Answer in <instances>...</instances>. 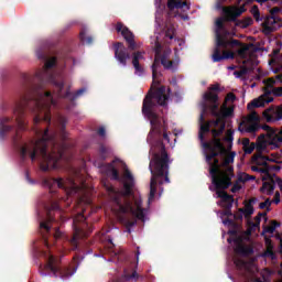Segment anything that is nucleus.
I'll return each instance as SVG.
<instances>
[{
    "label": "nucleus",
    "mask_w": 282,
    "mask_h": 282,
    "mask_svg": "<svg viewBox=\"0 0 282 282\" xmlns=\"http://www.w3.org/2000/svg\"><path fill=\"white\" fill-rule=\"evenodd\" d=\"M36 57L40 61H44V67L37 72L35 76L22 74V90L19 99L15 101L13 108L14 119L4 117L0 120V140L6 138V133H10L14 129V124H18L19 129H25V111L33 113V124L46 122L52 124V107H56L57 98H67L68 100H76V98L83 96L87 89L80 88L75 94L69 91V88L65 90V83L63 77H56V74L50 72L52 67H56V57L47 58V53L42 48L36 52ZM47 80L54 87V96L51 91L43 89V83ZM12 122V124H10Z\"/></svg>",
    "instance_id": "nucleus-1"
},
{
    "label": "nucleus",
    "mask_w": 282,
    "mask_h": 282,
    "mask_svg": "<svg viewBox=\"0 0 282 282\" xmlns=\"http://www.w3.org/2000/svg\"><path fill=\"white\" fill-rule=\"evenodd\" d=\"M160 52H162V45L160 43L155 44V58L152 64V85L143 99L142 113L148 120H150L151 130L148 134V142L151 147L150 153L152 158H169L166 152V147L162 140L165 142H171L169 138V126L166 120L158 116L155 112V107H166L169 102V97L166 96V86H160Z\"/></svg>",
    "instance_id": "nucleus-2"
},
{
    "label": "nucleus",
    "mask_w": 282,
    "mask_h": 282,
    "mask_svg": "<svg viewBox=\"0 0 282 282\" xmlns=\"http://www.w3.org/2000/svg\"><path fill=\"white\" fill-rule=\"evenodd\" d=\"M223 89L219 84L210 85L207 91L203 95L202 112L199 115V131L198 138L200 142L206 139V133H210L212 138L208 142H204L207 149H217V151H224V144H221V134L226 131V118H230L235 113L232 107H227L226 102L219 108V94Z\"/></svg>",
    "instance_id": "nucleus-3"
},
{
    "label": "nucleus",
    "mask_w": 282,
    "mask_h": 282,
    "mask_svg": "<svg viewBox=\"0 0 282 282\" xmlns=\"http://www.w3.org/2000/svg\"><path fill=\"white\" fill-rule=\"evenodd\" d=\"M35 133L42 135L37 141H31L21 147L19 132L13 138V143L20 149V160L25 162L28 156L32 162L40 160L41 171L47 172L57 169H65L69 159L65 158V145L56 140V132L50 134V128L44 131L35 128Z\"/></svg>",
    "instance_id": "nucleus-4"
},
{
    "label": "nucleus",
    "mask_w": 282,
    "mask_h": 282,
    "mask_svg": "<svg viewBox=\"0 0 282 282\" xmlns=\"http://www.w3.org/2000/svg\"><path fill=\"white\" fill-rule=\"evenodd\" d=\"M135 188V181L133 177H128L123 182V189L121 193H116L113 203L117 206V213L121 215H133L137 219L144 221V209L142 208V200L135 198L133 195Z\"/></svg>",
    "instance_id": "nucleus-5"
},
{
    "label": "nucleus",
    "mask_w": 282,
    "mask_h": 282,
    "mask_svg": "<svg viewBox=\"0 0 282 282\" xmlns=\"http://www.w3.org/2000/svg\"><path fill=\"white\" fill-rule=\"evenodd\" d=\"M226 20V14L224 18H218L216 20V43L214 47V53L212 55L213 63H221V61H232L235 58V52L230 51L237 45H241V41L235 39H228L230 36V31L226 30L224 22Z\"/></svg>",
    "instance_id": "nucleus-6"
},
{
    "label": "nucleus",
    "mask_w": 282,
    "mask_h": 282,
    "mask_svg": "<svg viewBox=\"0 0 282 282\" xmlns=\"http://www.w3.org/2000/svg\"><path fill=\"white\" fill-rule=\"evenodd\" d=\"M203 149H205V151H207L206 154V162L209 166V175L210 177H228V175H224V169H227V171H229V173H231L232 167H230V164H232V162H235V155L236 153L232 152L230 154H228L227 156L226 153L228 151V149H226V145L223 144V150L219 151L216 148H207L204 142H208L206 141V139H204V141H200ZM224 158L223 161H219V159L217 158Z\"/></svg>",
    "instance_id": "nucleus-7"
},
{
    "label": "nucleus",
    "mask_w": 282,
    "mask_h": 282,
    "mask_svg": "<svg viewBox=\"0 0 282 282\" xmlns=\"http://www.w3.org/2000/svg\"><path fill=\"white\" fill-rule=\"evenodd\" d=\"M93 230L91 226L87 224L85 215H83V213L77 214L73 218V235L68 240L70 250H78L80 241H83V239H87V237L91 235Z\"/></svg>",
    "instance_id": "nucleus-8"
},
{
    "label": "nucleus",
    "mask_w": 282,
    "mask_h": 282,
    "mask_svg": "<svg viewBox=\"0 0 282 282\" xmlns=\"http://www.w3.org/2000/svg\"><path fill=\"white\" fill-rule=\"evenodd\" d=\"M42 186L48 188L50 193H56L57 188H62L67 197H72L80 192V186L74 182V178L45 177L42 180Z\"/></svg>",
    "instance_id": "nucleus-9"
},
{
    "label": "nucleus",
    "mask_w": 282,
    "mask_h": 282,
    "mask_svg": "<svg viewBox=\"0 0 282 282\" xmlns=\"http://www.w3.org/2000/svg\"><path fill=\"white\" fill-rule=\"evenodd\" d=\"M100 172L104 175H111V177H133V173L129 170V166L124 161L116 158L110 163H104L100 165Z\"/></svg>",
    "instance_id": "nucleus-10"
},
{
    "label": "nucleus",
    "mask_w": 282,
    "mask_h": 282,
    "mask_svg": "<svg viewBox=\"0 0 282 282\" xmlns=\"http://www.w3.org/2000/svg\"><path fill=\"white\" fill-rule=\"evenodd\" d=\"M212 184L215 187L216 195L224 204H228V208H232L235 197L226 192V188L232 186V177H213Z\"/></svg>",
    "instance_id": "nucleus-11"
},
{
    "label": "nucleus",
    "mask_w": 282,
    "mask_h": 282,
    "mask_svg": "<svg viewBox=\"0 0 282 282\" xmlns=\"http://www.w3.org/2000/svg\"><path fill=\"white\" fill-rule=\"evenodd\" d=\"M61 213V205H58L57 202H53L51 207L46 208V220L40 223V230L50 232V230H52V226L50 225L52 221H56V219L62 217Z\"/></svg>",
    "instance_id": "nucleus-12"
},
{
    "label": "nucleus",
    "mask_w": 282,
    "mask_h": 282,
    "mask_svg": "<svg viewBox=\"0 0 282 282\" xmlns=\"http://www.w3.org/2000/svg\"><path fill=\"white\" fill-rule=\"evenodd\" d=\"M45 270H50L52 274L56 278L65 279L67 276H72V273L67 271V269L61 268V260L56 259V257L50 254L47 257V261L45 264Z\"/></svg>",
    "instance_id": "nucleus-13"
},
{
    "label": "nucleus",
    "mask_w": 282,
    "mask_h": 282,
    "mask_svg": "<svg viewBox=\"0 0 282 282\" xmlns=\"http://www.w3.org/2000/svg\"><path fill=\"white\" fill-rule=\"evenodd\" d=\"M116 31L120 33L121 36H123L130 52L138 50V44L135 43V35L133 34V32H131V30H129V28L124 26L122 22H118L116 25Z\"/></svg>",
    "instance_id": "nucleus-14"
},
{
    "label": "nucleus",
    "mask_w": 282,
    "mask_h": 282,
    "mask_svg": "<svg viewBox=\"0 0 282 282\" xmlns=\"http://www.w3.org/2000/svg\"><path fill=\"white\" fill-rule=\"evenodd\" d=\"M268 148L265 143V135L261 134L258 138V143L256 145L257 153L252 155V162H257L258 164H265V162H270V156L263 155V151Z\"/></svg>",
    "instance_id": "nucleus-15"
},
{
    "label": "nucleus",
    "mask_w": 282,
    "mask_h": 282,
    "mask_svg": "<svg viewBox=\"0 0 282 282\" xmlns=\"http://www.w3.org/2000/svg\"><path fill=\"white\" fill-rule=\"evenodd\" d=\"M281 12V7H274L270 10L271 17L267 18L262 24L263 34H272L276 30V14Z\"/></svg>",
    "instance_id": "nucleus-16"
},
{
    "label": "nucleus",
    "mask_w": 282,
    "mask_h": 282,
    "mask_svg": "<svg viewBox=\"0 0 282 282\" xmlns=\"http://www.w3.org/2000/svg\"><path fill=\"white\" fill-rule=\"evenodd\" d=\"M115 50V58L122 65L123 67H127V61L131 58V54L127 51L124 47V44L122 42H117L113 44Z\"/></svg>",
    "instance_id": "nucleus-17"
},
{
    "label": "nucleus",
    "mask_w": 282,
    "mask_h": 282,
    "mask_svg": "<svg viewBox=\"0 0 282 282\" xmlns=\"http://www.w3.org/2000/svg\"><path fill=\"white\" fill-rule=\"evenodd\" d=\"M223 12L226 14V21H237V18L246 12V7H240L239 9L224 8Z\"/></svg>",
    "instance_id": "nucleus-18"
},
{
    "label": "nucleus",
    "mask_w": 282,
    "mask_h": 282,
    "mask_svg": "<svg viewBox=\"0 0 282 282\" xmlns=\"http://www.w3.org/2000/svg\"><path fill=\"white\" fill-rule=\"evenodd\" d=\"M140 61H144V53L137 51L132 54V65L135 69V74L142 76L144 74V68L140 65Z\"/></svg>",
    "instance_id": "nucleus-19"
},
{
    "label": "nucleus",
    "mask_w": 282,
    "mask_h": 282,
    "mask_svg": "<svg viewBox=\"0 0 282 282\" xmlns=\"http://www.w3.org/2000/svg\"><path fill=\"white\" fill-rule=\"evenodd\" d=\"M253 164L251 166V171H253V173H260L261 177H272V175H270V167L268 166V161H265V163H258L257 161H252Z\"/></svg>",
    "instance_id": "nucleus-20"
},
{
    "label": "nucleus",
    "mask_w": 282,
    "mask_h": 282,
    "mask_svg": "<svg viewBox=\"0 0 282 282\" xmlns=\"http://www.w3.org/2000/svg\"><path fill=\"white\" fill-rule=\"evenodd\" d=\"M265 180H268V177H262L263 184L260 192L265 195H272L274 193V188H276V182L272 177H270L269 181Z\"/></svg>",
    "instance_id": "nucleus-21"
},
{
    "label": "nucleus",
    "mask_w": 282,
    "mask_h": 282,
    "mask_svg": "<svg viewBox=\"0 0 282 282\" xmlns=\"http://www.w3.org/2000/svg\"><path fill=\"white\" fill-rule=\"evenodd\" d=\"M272 100H274V98L272 97H268V98L259 97L257 99H253L251 102H249L247 108L250 111L252 109H258L259 107H265V105H270Z\"/></svg>",
    "instance_id": "nucleus-22"
},
{
    "label": "nucleus",
    "mask_w": 282,
    "mask_h": 282,
    "mask_svg": "<svg viewBox=\"0 0 282 282\" xmlns=\"http://www.w3.org/2000/svg\"><path fill=\"white\" fill-rule=\"evenodd\" d=\"M167 8L169 10H182V8H187V10H191L188 2L182 0H167Z\"/></svg>",
    "instance_id": "nucleus-23"
},
{
    "label": "nucleus",
    "mask_w": 282,
    "mask_h": 282,
    "mask_svg": "<svg viewBox=\"0 0 282 282\" xmlns=\"http://www.w3.org/2000/svg\"><path fill=\"white\" fill-rule=\"evenodd\" d=\"M220 144H224V142L229 143L227 147V151H230L232 149V140H235V131L227 130L226 135L224 137V132L220 134Z\"/></svg>",
    "instance_id": "nucleus-24"
},
{
    "label": "nucleus",
    "mask_w": 282,
    "mask_h": 282,
    "mask_svg": "<svg viewBox=\"0 0 282 282\" xmlns=\"http://www.w3.org/2000/svg\"><path fill=\"white\" fill-rule=\"evenodd\" d=\"M235 47H240L237 50V55L240 58H247L248 57V52H250V47H252V44H243L240 42V45H236L232 47V50H235Z\"/></svg>",
    "instance_id": "nucleus-25"
},
{
    "label": "nucleus",
    "mask_w": 282,
    "mask_h": 282,
    "mask_svg": "<svg viewBox=\"0 0 282 282\" xmlns=\"http://www.w3.org/2000/svg\"><path fill=\"white\" fill-rule=\"evenodd\" d=\"M155 193H158V177H152L150 182V194L148 198V204H151L155 199Z\"/></svg>",
    "instance_id": "nucleus-26"
},
{
    "label": "nucleus",
    "mask_w": 282,
    "mask_h": 282,
    "mask_svg": "<svg viewBox=\"0 0 282 282\" xmlns=\"http://www.w3.org/2000/svg\"><path fill=\"white\" fill-rule=\"evenodd\" d=\"M236 252L242 257H250V254H254V249L250 246L238 245Z\"/></svg>",
    "instance_id": "nucleus-27"
},
{
    "label": "nucleus",
    "mask_w": 282,
    "mask_h": 282,
    "mask_svg": "<svg viewBox=\"0 0 282 282\" xmlns=\"http://www.w3.org/2000/svg\"><path fill=\"white\" fill-rule=\"evenodd\" d=\"M171 55V51H165L161 57H159V61L161 59V65L165 69H172L173 68V61H169V56Z\"/></svg>",
    "instance_id": "nucleus-28"
},
{
    "label": "nucleus",
    "mask_w": 282,
    "mask_h": 282,
    "mask_svg": "<svg viewBox=\"0 0 282 282\" xmlns=\"http://www.w3.org/2000/svg\"><path fill=\"white\" fill-rule=\"evenodd\" d=\"M171 55V51H165L161 57H159V61L161 59V65L165 69H172L173 68V61H169V56Z\"/></svg>",
    "instance_id": "nucleus-29"
},
{
    "label": "nucleus",
    "mask_w": 282,
    "mask_h": 282,
    "mask_svg": "<svg viewBox=\"0 0 282 282\" xmlns=\"http://www.w3.org/2000/svg\"><path fill=\"white\" fill-rule=\"evenodd\" d=\"M265 117L268 122H278V120H282V106H279L272 115Z\"/></svg>",
    "instance_id": "nucleus-30"
},
{
    "label": "nucleus",
    "mask_w": 282,
    "mask_h": 282,
    "mask_svg": "<svg viewBox=\"0 0 282 282\" xmlns=\"http://www.w3.org/2000/svg\"><path fill=\"white\" fill-rule=\"evenodd\" d=\"M133 279L135 281H138V279H140V275L138 274L137 271H133L132 269H126L123 271V278L122 281H133Z\"/></svg>",
    "instance_id": "nucleus-31"
},
{
    "label": "nucleus",
    "mask_w": 282,
    "mask_h": 282,
    "mask_svg": "<svg viewBox=\"0 0 282 282\" xmlns=\"http://www.w3.org/2000/svg\"><path fill=\"white\" fill-rule=\"evenodd\" d=\"M261 129L259 123H247L243 128H239V131H246V133H257Z\"/></svg>",
    "instance_id": "nucleus-32"
},
{
    "label": "nucleus",
    "mask_w": 282,
    "mask_h": 282,
    "mask_svg": "<svg viewBox=\"0 0 282 282\" xmlns=\"http://www.w3.org/2000/svg\"><path fill=\"white\" fill-rule=\"evenodd\" d=\"M58 123H59V131L62 135V140H65L67 138V134L65 132V127H67V118L63 116L57 117Z\"/></svg>",
    "instance_id": "nucleus-33"
},
{
    "label": "nucleus",
    "mask_w": 282,
    "mask_h": 282,
    "mask_svg": "<svg viewBox=\"0 0 282 282\" xmlns=\"http://www.w3.org/2000/svg\"><path fill=\"white\" fill-rule=\"evenodd\" d=\"M234 23H236L237 28L246 29V28H250V25H252L253 20H252V18H245L243 20H236V21H234Z\"/></svg>",
    "instance_id": "nucleus-34"
},
{
    "label": "nucleus",
    "mask_w": 282,
    "mask_h": 282,
    "mask_svg": "<svg viewBox=\"0 0 282 282\" xmlns=\"http://www.w3.org/2000/svg\"><path fill=\"white\" fill-rule=\"evenodd\" d=\"M79 40L86 45H91L94 43V37L91 35H87L85 31H80Z\"/></svg>",
    "instance_id": "nucleus-35"
},
{
    "label": "nucleus",
    "mask_w": 282,
    "mask_h": 282,
    "mask_svg": "<svg viewBox=\"0 0 282 282\" xmlns=\"http://www.w3.org/2000/svg\"><path fill=\"white\" fill-rule=\"evenodd\" d=\"M239 210H240V213H242L245 215L246 219H248L249 217H252V215H254V207L250 204H246L245 209L240 208Z\"/></svg>",
    "instance_id": "nucleus-36"
},
{
    "label": "nucleus",
    "mask_w": 282,
    "mask_h": 282,
    "mask_svg": "<svg viewBox=\"0 0 282 282\" xmlns=\"http://www.w3.org/2000/svg\"><path fill=\"white\" fill-rule=\"evenodd\" d=\"M252 67L242 66L239 70H236L234 74L237 78H243V76H247V74H250L252 72Z\"/></svg>",
    "instance_id": "nucleus-37"
},
{
    "label": "nucleus",
    "mask_w": 282,
    "mask_h": 282,
    "mask_svg": "<svg viewBox=\"0 0 282 282\" xmlns=\"http://www.w3.org/2000/svg\"><path fill=\"white\" fill-rule=\"evenodd\" d=\"M262 257H268L272 261L276 259V253H274V247L268 248L263 253Z\"/></svg>",
    "instance_id": "nucleus-38"
},
{
    "label": "nucleus",
    "mask_w": 282,
    "mask_h": 282,
    "mask_svg": "<svg viewBox=\"0 0 282 282\" xmlns=\"http://www.w3.org/2000/svg\"><path fill=\"white\" fill-rule=\"evenodd\" d=\"M268 215L267 213H259L258 216H256L254 220L256 223H250V226L253 228H259L261 226V217H265Z\"/></svg>",
    "instance_id": "nucleus-39"
},
{
    "label": "nucleus",
    "mask_w": 282,
    "mask_h": 282,
    "mask_svg": "<svg viewBox=\"0 0 282 282\" xmlns=\"http://www.w3.org/2000/svg\"><path fill=\"white\" fill-rule=\"evenodd\" d=\"M251 12L253 14V19H256V21L259 23V21H261V13L259 12V7L253 6Z\"/></svg>",
    "instance_id": "nucleus-40"
},
{
    "label": "nucleus",
    "mask_w": 282,
    "mask_h": 282,
    "mask_svg": "<svg viewBox=\"0 0 282 282\" xmlns=\"http://www.w3.org/2000/svg\"><path fill=\"white\" fill-rule=\"evenodd\" d=\"M174 36H175V28L173 26L167 28V30L165 31V37L173 41Z\"/></svg>",
    "instance_id": "nucleus-41"
},
{
    "label": "nucleus",
    "mask_w": 282,
    "mask_h": 282,
    "mask_svg": "<svg viewBox=\"0 0 282 282\" xmlns=\"http://www.w3.org/2000/svg\"><path fill=\"white\" fill-rule=\"evenodd\" d=\"M248 122L249 123H259V115H257V112H252L251 115H249Z\"/></svg>",
    "instance_id": "nucleus-42"
},
{
    "label": "nucleus",
    "mask_w": 282,
    "mask_h": 282,
    "mask_svg": "<svg viewBox=\"0 0 282 282\" xmlns=\"http://www.w3.org/2000/svg\"><path fill=\"white\" fill-rule=\"evenodd\" d=\"M269 206H272V200H270V198H267L264 202L259 204V208L261 210L269 208Z\"/></svg>",
    "instance_id": "nucleus-43"
},
{
    "label": "nucleus",
    "mask_w": 282,
    "mask_h": 282,
    "mask_svg": "<svg viewBox=\"0 0 282 282\" xmlns=\"http://www.w3.org/2000/svg\"><path fill=\"white\" fill-rule=\"evenodd\" d=\"M237 100V96L234 93L227 94L225 101L226 102H235Z\"/></svg>",
    "instance_id": "nucleus-44"
},
{
    "label": "nucleus",
    "mask_w": 282,
    "mask_h": 282,
    "mask_svg": "<svg viewBox=\"0 0 282 282\" xmlns=\"http://www.w3.org/2000/svg\"><path fill=\"white\" fill-rule=\"evenodd\" d=\"M256 149V144L251 143L250 145H247L243 148V151L247 155H250V153H252V151H254Z\"/></svg>",
    "instance_id": "nucleus-45"
},
{
    "label": "nucleus",
    "mask_w": 282,
    "mask_h": 282,
    "mask_svg": "<svg viewBox=\"0 0 282 282\" xmlns=\"http://www.w3.org/2000/svg\"><path fill=\"white\" fill-rule=\"evenodd\" d=\"M274 230H275V227L270 225L263 228V231L261 235H265V232H268L269 235H273Z\"/></svg>",
    "instance_id": "nucleus-46"
},
{
    "label": "nucleus",
    "mask_w": 282,
    "mask_h": 282,
    "mask_svg": "<svg viewBox=\"0 0 282 282\" xmlns=\"http://www.w3.org/2000/svg\"><path fill=\"white\" fill-rule=\"evenodd\" d=\"M264 85L265 87H274V85H276V80L274 78H268L264 80Z\"/></svg>",
    "instance_id": "nucleus-47"
},
{
    "label": "nucleus",
    "mask_w": 282,
    "mask_h": 282,
    "mask_svg": "<svg viewBox=\"0 0 282 282\" xmlns=\"http://www.w3.org/2000/svg\"><path fill=\"white\" fill-rule=\"evenodd\" d=\"M62 237H63V231L58 228H55L54 239H62Z\"/></svg>",
    "instance_id": "nucleus-48"
},
{
    "label": "nucleus",
    "mask_w": 282,
    "mask_h": 282,
    "mask_svg": "<svg viewBox=\"0 0 282 282\" xmlns=\"http://www.w3.org/2000/svg\"><path fill=\"white\" fill-rule=\"evenodd\" d=\"M133 226H135V220H127L126 221V227L128 228V232H131V228H133Z\"/></svg>",
    "instance_id": "nucleus-49"
},
{
    "label": "nucleus",
    "mask_w": 282,
    "mask_h": 282,
    "mask_svg": "<svg viewBox=\"0 0 282 282\" xmlns=\"http://www.w3.org/2000/svg\"><path fill=\"white\" fill-rule=\"evenodd\" d=\"M273 72H274V74H279V73L282 72V63L281 62H278L275 64V67L273 68Z\"/></svg>",
    "instance_id": "nucleus-50"
},
{
    "label": "nucleus",
    "mask_w": 282,
    "mask_h": 282,
    "mask_svg": "<svg viewBox=\"0 0 282 282\" xmlns=\"http://www.w3.org/2000/svg\"><path fill=\"white\" fill-rule=\"evenodd\" d=\"M264 242L268 248H274V245L272 243V239L268 238V236L264 237Z\"/></svg>",
    "instance_id": "nucleus-51"
},
{
    "label": "nucleus",
    "mask_w": 282,
    "mask_h": 282,
    "mask_svg": "<svg viewBox=\"0 0 282 282\" xmlns=\"http://www.w3.org/2000/svg\"><path fill=\"white\" fill-rule=\"evenodd\" d=\"M234 218L236 219V221H242L243 213H241V210H239L237 214L234 215Z\"/></svg>",
    "instance_id": "nucleus-52"
},
{
    "label": "nucleus",
    "mask_w": 282,
    "mask_h": 282,
    "mask_svg": "<svg viewBox=\"0 0 282 282\" xmlns=\"http://www.w3.org/2000/svg\"><path fill=\"white\" fill-rule=\"evenodd\" d=\"M257 177H238V182H242V184H246V182L254 181Z\"/></svg>",
    "instance_id": "nucleus-53"
},
{
    "label": "nucleus",
    "mask_w": 282,
    "mask_h": 282,
    "mask_svg": "<svg viewBox=\"0 0 282 282\" xmlns=\"http://www.w3.org/2000/svg\"><path fill=\"white\" fill-rule=\"evenodd\" d=\"M225 208H226L225 215L227 217H232V210H230V208H232V207H228V203H225Z\"/></svg>",
    "instance_id": "nucleus-54"
},
{
    "label": "nucleus",
    "mask_w": 282,
    "mask_h": 282,
    "mask_svg": "<svg viewBox=\"0 0 282 282\" xmlns=\"http://www.w3.org/2000/svg\"><path fill=\"white\" fill-rule=\"evenodd\" d=\"M101 182H102V184H104L106 191H109V193H116V191L113 189V187L107 186V178H102Z\"/></svg>",
    "instance_id": "nucleus-55"
},
{
    "label": "nucleus",
    "mask_w": 282,
    "mask_h": 282,
    "mask_svg": "<svg viewBox=\"0 0 282 282\" xmlns=\"http://www.w3.org/2000/svg\"><path fill=\"white\" fill-rule=\"evenodd\" d=\"M241 188V184H239V183H235L234 185H232V187H231V192L232 193H239V189Z\"/></svg>",
    "instance_id": "nucleus-56"
},
{
    "label": "nucleus",
    "mask_w": 282,
    "mask_h": 282,
    "mask_svg": "<svg viewBox=\"0 0 282 282\" xmlns=\"http://www.w3.org/2000/svg\"><path fill=\"white\" fill-rule=\"evenodd\" d=\"M273 96L281 97L282 96V87L273 88Z\"/></svg>",
    "instance_id": "nucleus-57"
},
{
    "label": "nucleus",
    "mask_w": 282,
    "mask_h": 282,
    "mask_svg": "<svg viewBox=\"0 0 282 282\" xmlns=\"http://www.w3.org/2000/svg\"><path fill=\"white\" fill-rule=\"evenodd\" d=\"M97 133L98 135H100V138H105V135H107V131L105 130V127H100Z\"/></svg>",
    "instance_id": "nucleus-58"
},
{
    "label": "nucleus",
    "mask_w": 282,
    "mask_h": 282,
    "mask_svg": "<svg viewBox=\"0 0 282 282\" xmlns=\"http://www.w3.org/2000/svg\"><path fill=\"white\" fill-rule=\"evenodd\" d=\"M223 224H225V226H235V220L230 219V218H226Z\"/></svg>",
    "instance_id": "nucleus-59"
},
{
    "label": "nucleus",
    "mask_w": 282,
    "mask_h": 282,
    "mask_svg": "<svg viewBox=\"0 0 282 282\" xmlns=\"http://www.w3.org/2000/svg\"><path fill=\"white\" fill-rule=\"evenodd\" d=\"M273 202H274V204H281V194L279 192H275Z\"/></svg>",
    "instance_id": "nucleus-60"
},
{
    "label": "nucleus",
    "mask_w": 282,
    "mask_h": 282,
    "mask_svg": "<svg viewBox=\"0 0 282 282\" xmlns=\"http://www.w3.org/2000/svg\"><path fill=\"white\" fill-rule=\"evenodd\" d=\"M25 181H26V184H31V185L36 184L39 182L36 181V178H33V177H26Z\"/></svg>",
    "instance_id": "nucleus-61"
},
{
    "label": "nucleus",
    "mask_w": 282,
    "mask_h": 282,
    "mask_svg": "<svg viewBox=\"0 0 282 282\" xmlns=\"http://www.w3.org/2000/svg\"><path fill=\"white\" fill-rule=\"evenodd\" d=\"M250 139H243V141H242V147H243V149L246 148V147H250Z\"/></svg>",
    "instance_id": "nucleus-62"
},
{
    "label": "nucleus",
    "mask_w": 282,
    "mask_h": 282,
    "mask_svg": "<svg viewBox=\"0 0 282 282\" xmlns=\"http://www.w3.org/2000/svg\"><path fill=\"white\" fill-rule=\"evenodd\" d=\"M275 181H276V184H278L280 191H282V178L281 177H276Z\"/></svg>",
    "instance_id": "nucleus-63"
},
{
    "label": "nucleus",
    "mask_w": 282,
    "mask_h": 282,
    "mask_svg": "<svg viewBox=\"0 0 282 282\" xmlns=\"http://www.w3.org/2000/svg\"><path fill=\"white\" fill-rule=\"evenodd\" d=\"M274 140H276V142L282 143V134H275Z\"/></svg>",
    "instance_id": "nucleus-64"
}]
</instances>
